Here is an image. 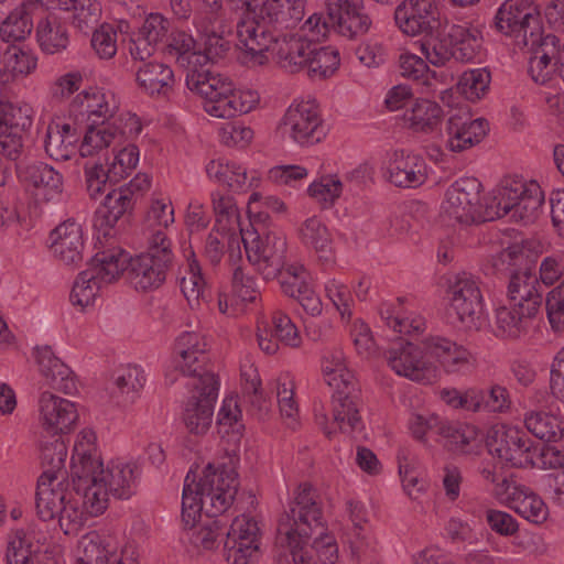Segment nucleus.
I'll return each mask as SVG.
<instances>
[{"label": "nucleus", "mask_w": 564, "mask_h": 564, "mask_svg": "<svg viewBox=\"0 0 564 564\" xmlns=\"http://www.w3.org/2000/svg\"><path fill=\"white\" fill-rule=\"evenodd\" d=\"M229 464L215 468L208 464L196 482L195 475L185 477L182 495V521L193 528L204 511L210 520L193 534V543L205 550L217 546V539L225 535L227 521L218 519L232 505L238 492L239 481L236 465L239 462L237 449H226Z\"/></svg>", "instance_id": "nucleus-1"}, {"label": "nucleus", "mask_w": 564, "mask_h": 564, "mask_svg": "<svg viewBox=\"0 0 564 564\" xmlns=\"http://www.w3.org/2000/svg\"><path fill=\"white\" fill-rule=\"evenodd\" d=\"M316 498L310 484L300 485L289 511L279 519L276 541L290 549L292 563L289 564H316V555L332 564L337 558L336 542L325 533L323 512Z\"/></svg>", "instance_id": "nucleus-2"}, {"label": "nucleus", "mask_w": 564, "mask_h": 564, "mask_svg": "<svg viewBox=\"0 0 564 564\" xmlns=\"http://www.w3.org/2000/svg\"><path fill=\"white\" fill-rule=\"evenodd\" d=\"M72 484L76 495L83 497L85 510L97 517L107 509L109 495L129 499L134 494V467L117 463L104 469L97 458L83 454L72 463Z\"/></svg>", "instance_id": "nucleus-3"}, {"label": "nucleus", "mask_w": 564, "mask_h": 564, "mask_svg": "<svg viewBox=\"0 0 564 564\" xmlns=\"http://www.w3.org/2000/svg\"><path fill=\"white\" fill-rule=\"evenodd\" d=\"M78 97L80 98L82 113H86L90 121L80 145L83 156L91 155L94 150L108 148L113 142L121 145L141 132L142 126L139 118L129 112L120 115L112 121H107L113 117L116 106H109L104 93L85 91Z\"/></svg>", "instance_id": "nucleus-4"}, {"label": "nucleus", "mask_w": 564, "mask_h": 564, "mask_svg": "<svg viewBox=\"0 0 564 564\" xmlns=\"http://www.w3.org/2000/svg\"><path fill=\"white\" fill-rule=\"evenodd\" d=\"M173 259L171 240L159 230L151 236L145 252L130 258L127 280L137 291L159 289L166 279Z\"/></svg>", "instance_id": "nucleus-5"}, {"label": "nucleus", "mask_w": 564, "mask_h": 564, "mask_svg": "<svg viewBox=\"0 0 564 564\" xmlns=\"http://www.w3.org/2000/svg\"><path fill=\"white\" fill-rule=\"evenodd\" d=\"M543 200V192L536 182H527L519 176L505 177L498 195L489 204V217L494 220L510 215L516 221L531 223Z\"/></svg>", "instance_id": "nucleus-6"}, {"label": "nucleus", "mask_w": 564, "mask_h": 564, "mask_svg": "<svg viewBox=\"0 0 564 564\" xmlns=\"http://www.w3.org/2000/svg\"><path fill=\"white\" fill-rule=\"evenodd\" d=\"M451 301L446 317L451 325L463 330H477L482 314V295L478 281L470 274H458L451 283Z\"/></svg>", "instance_id": "nucleus-7"}, {"label": "nucleus", "mask_w": 564, "mask_h": 564, "mask_svg": "<svg viewBox=\"0 0 564 564\" xmlns=\"http://www.w3.org/2000/svg\"><path fill=\"white\" fill-rule=\"evenodd\" d=\"M248 261L265 279H275L286 264V239L274 231L241 234Z\"/></svg>", "instance_id": "nucleus-8"}, {"label": "nucleus", "mask_w": 564, "mask_h": 564, "mask_svg": "<svg viewBox=\"0 0 564 564\" xmlns=\"http://www.w3.org/2000/svg\"><path fill=\"white\" fill-rule=\"evenodd\" d=\"M492 25L521 46L533 47L540 41L539 15L530 3L522 0H506L497 10Z\"/></svg>", "instance_id": "nucleus-9"}, {"label": "nucleus", "mask_w": 564, "mask_h": 564, "mask_svg": "<svg viewBox=\"0 0 564 564\" xmlns=\"http://www.w3.org/2000/svg\"><path fill=\"white\" fill-rule=\"evenodd\" d=\"M486 445L489 453L512 467L522 468L534 465L536 448L533 446V441L518 427L494 426L487 435Z\"/></svg>", "instance_id": "nucleus-10"}, {"label": "nucleus", "mask_w": 564, "mask_h": 564, "mask_svg": "<svg viewBox=\"0 0 564 564\" xmlns=\"http://www.w3.org/2000/svg\"><path fill=\"white\" fill-rule=\"evenodd\" d=\"M481 184L473 177L459 178L446 192L444 210L446 215L462 225L480 224L492 220L490 206L481 210Z\"/></svg>", "instance_id": "nucleus-11"}, {"label": "nucleus", "mask_w": 564, "mask_h": 564, "mask_svg": "<svg viewBox=\"0 0 564 564\" xmlns=\"http://www.w3.org/2000/svg\"><path fill=\"white\" fill-rule=\"evenodd\" d=\"M219 381L216 375L193 382V394L183 411V423L194 435H205L212 426L214 403L217 400Z\"/></svg>", "instance_id": "nucleus-12"}, {"label": "nucleus", "mask_w": 564, "mask_h": 564, "mask_svg": "<svg viewBox=\"0 0 564 564\" xmlns=\"http://www.w3.org/2000/svg\"><path fill=\"white\" fill-rule=\"evenodd\" d=\"M280 130L299 144H315L326 135L321 116L311 102L290 106Z\"/></svg>", "instance_id": "nucleus-13"}, {"label": "nucleus", "mask_w": 564, "mask_h": 564, "mask_svg": "<svg viewBox=\"0 0 564 564\" xmlns=\"http://www.w3.org/2000/svg\"><path fill=\"white\" fill-rule=\"evenodd\" d=\"M384 356L397 375L412 381L426 383L435 377V368L423 359L422 349L411 341L400 339L393 343Z\"/></svg>", "instance_id": "nucleus-14"}, {"label": "nucleus", "mask_w": 564, "mask_h": 564, "mask_svg": "<svg viewBox=\"0 0 564 564\" xmlns=\"http://www.w3.org/2000/svg\"><path fill=\"white\" fill-rule=\"evenodd\" d=\"M398 28L406 35L431 34L441 25L433 0H405L394 11Z\"/></svg>", "instance_id": "nucleus-15"}, {"label": "nucleus", "mask_w": 564, "mask_h": 564, "mask_svg": "<svg viewBox=\"0 0 564 564\" xmlns=\"http://www.w3.org/2000/svg\"><path fill=\"white\" fill-rule=\"evenodd\" d=\"M326 10L332 28L349 39L362 36L372 25L364 0H327Z\"/></svg>", "instance_id": "nucleus-16"}, {"label": "nucleus", "mask_w": 564, "mask_h": 564, "mask_svg": "<svg viewBox=\"0 0 564 564\" xmlns=\"http://www.w3.org/2000/svg\"><path fill=\"white\" fill-rule=\"evenodd\" d=\"M538 258V252L529 243H513L492 257L486 267V274L500 280L535 274Z\"/></svg>", "instance_id": "nucleus-17"}, {"label": "nucleus", "mask_w": 564, "mask_h": 564, "mask_svg": "<svg viewBox=\"0 0 564 564\" xmlns=\"http://www.w3.org/2000/svg\"><path fill=\"white\" fill-rule=\"evenodd\" d=\"M259 528L253 519L236 517L225 530V556L230 564H247L258 551Z\"/></svg>", "instance_id": "nucleus-18"}, {"label": "nucleus", "mask_w": 564, "mask_h": 564, "mask_svg": "<svg viewBox=\"0 0 564 564\" xmlns=\"http://www.w3.org/2000/svg\"><path fill=\"white\" fill-rule=\"evenodd\" d=\"M206 347L205 339L198 333L184 332L181 334L174 347V351L178 356L175 365L176 369L195 380L215 375L208 367Z\"/></svg>", "instance_id": "nucleus-19"}, {"label": "nucleus", "mask_w": 564, "mask_h": 564, "mask_svg": "<svg viewBox=\"0 0 564 564\" xmlns=\"http://www.w3.org/2000/svg\"><path fill=\"white\" fill-rule=\"evenodd\" d=\"M54 257L67 267L76 268L84 260L83 229L74 219L59 224L50 235Z\"/></svg>", "instance_id": "nucleus-20"}, {"label": "nucleus", "mask_w": 564, "mask_h": 564, "mask_svg": "<svg viewBox=\"0 0 564 564\" xmlns=\"http://www.w3.org/2000/svg\"><path fill=\"white\" fill-rule=\"evenodd\" d=\"M488 121L484 118L470 119L465 111L453 113L446 122L447 147L453 152H462L478 144L487 134Z\"/></svg>", "instance_id": "nucleus-21"}, {"label": "nucleus", "mask_w": 564, "mask_h": 564, "mask_svg": "<svg viewBox=\"0 0 564 564\" xmlns=\"http://www.w3.org/2000/svg\"><path fill=\"white\" fill-rule=\"evenodd\" d=\"M39 410L43 429L54 436L69 432L78 419L73 402L47 391L40 397Z\"/></svg>", "instance_id": "nucleus-22"}, {"label": "nucleus", "mask_w": 564, "mask_h": 564, "mask_svg": "<svg viewBox=\"0 0 564 564\" xmlns=\"http://www.w3.org/2000/svg\"><path fill=\"white\" fill-rule=\"evenodd\" d=\"M35 358L45 384L66 394L76 389L73 371L55 356L50 346L36 347Z\"/></svg>", "instance_id": "nucleus-23"}, {"label": "nucleus", "mask_w": 564, "mask_h": 564, "mask_svg": "<svg viewBox=\"0 0 564 564\" xmlns=\"http://www.w3.org/2000/svg\"><path fill=\"white\" fill-rule=\"evenodd\" d=\"M312 44L292 33L275 39L264 52H272L276 55L279 64L286 72L294 74L304 70L308 55H312Z\"/></svg>", "instance_id": "nucleus-24"}, {"label": "nucleus", "mask_w": 564, "mask_h": 564, "mask_svg": "<svg viewBox=\"0 0 564 564\" xmlns=\"http://www.w3.org/2000/svg\"><path fill=\"white\" fill-rule=\"evenodd\" d=\"M126 191L111 189L107 193L102 205L96 210L95 226L105 237L112 236L111 230L121 221H126L133 207V200Z\"/></svg>", "instance_id": "nucleus-25"}, {"label": "nucleus", "mask_w": 564, "mask_h": 564, "mask_svg": "<svg viewBox=\"0 0 564 564\" xmlns=\"http://www.w3.org/2000/svg\"><path fill=\"white\" fill-rule=\"evenodd\" d=\"M186 85L198 94L204 101L212 99L221 100L227 94H232L237 88L234 83L220 74H215L209 69L193 68L186 75Z\"/></svg>", "instance_id": "nucleus-26"}, {"label": "nucleus", "mask_w": 564, "mask_h": 564, "mask_svg": "<svg viewBox=\"0 0 564 564\" xmlns=\"http://www.w3.org/2000/svg\"><path fill=\"white\" fill-rule=\"evenodd\" d=\"M502 280L507 282L509 300L519 308L525 310L527 316H535L543 303L536 274Z\"/></svg>", "instance_id": "nucleus-27"}, {"label": "nucleus", "mask_w": 564, "mask_h": 564, "mask_svg": "<svg viewBox=\"0 0 564 564\" xmlns=\"http://www.w3.org/2000/svg\"><path fill=\"white\" fill-rule=\"evenodd\" d=\"M390 182L399 187H413L426 178L424 160L416 154L397 151L389 164Z\"/></svg>", "instance_id": "nucleus-28"}, {"label": "nucleus", "mask_w": 564, "mask_h": 564, "mask_svg": "<svg viewBox=\"0 0 564 564\" xmlns=\"http://www.w3.org/2000/svg\"><path fill=\"white\" fill-rule=\"evenodd\" d=\"M79 132L70 123L51 121L46 128L44 148L50 158L55 161H66L75 153Z\"/></svg>", "instance_id": "nucleus-29"}, {"label": "nucleus", "mask_w": 564, "mask_h": 564, "mask_svg": "<svg viewBox=\"0 0 564 564\" xmlns=\"http://www.w3.org/2000/svg\"><path fill=\"white\" fill-rule=\"evenodd\" d=\"M258 101L259 95L257 91L237 89L232 94H227L219 101L217 99L204 101V110L215 118L230 119L251 111Z\"/></svg>", "instance_id": "nucleus-30"}, {"label": "nucleus", "mask_w": 564, "mask_h": 564, "mask_svg": "<svg viewBox=\"0 0 564 564\" xmlns=\"http://www.w3.org/2000/svg\"><path fill=\"white\" fill-rule=\"evenodd\" d=\"M44 9L40 1H29L13 10L2 22L0 28L1 39L6 42L24 40L33 29V19Z\"/></svg>", "instance_id": "nucleus-31"}, {"label": "nucleus", "mask_w": 564, "mask_h": 564, "mask_svg": "<svg viewBox=\"0 0 564 564\" xmlns=\"http://www.w3.org/2000/svg\"><path fill=\"white\" fill-rule=\"evenodd\" d=\"M68 494L57 478L40 476L35 494V508L39 518L43 521L53 520Z\"/></svg>", "instance_id": "nucleus-32"}, {"label": "nucleus", "mask_w": 564, "mask_h": 564, "mask_svg": "<svg viewBox=\"0 0 564 564\" xmlns=\"http://www.w3.org/2000/svg\"><path fill=\"white\" fill-rule=\"evenodd\" d=\"M130 258L122 249L101 251L91 258L90 268L87 271L101 285L110 284L121 274L124 273L127 275Z\"/></svg>", "instance_id": "nucleus-33"}, {"label": "nucleus", "mask_w": 564, "mask_h": 564, "mask_svg": "<svg viewBox=\"0 0 564 564\" xmlns=\"http://www.w3.org/2000/svg\"><path fill=\"white\" fill-rule=\"evenodd\" d=\"M443 447L453 454H469L474 451L478 432L474 426L443 420L438 427Z\"/></svg>", "instance_id": "nucleus-34"}, {"label": "nucleus", "mask_w": 564, "mask_h": 564, "mask_svg": "<svg viewBox=\"0 0 564 564\" xmlns=\"http://www.w3.org/2000/svg\"><path fill=\"white\" fill-rule=\"evenodd\" d=\"M527 430L547 443H564V422L556 415L542 410H532L524 415Z\"/></svg>", "instance_id": "nucleus-35"}, {"label": "nucleus", "mask_w": 564, "mask_h": 564, "mask_svg": "<svg viewBox=\"0 0 564 564\" xmlns=\"http://www.w3.org/2000/svg\"><path fill=\"white\" fill-rule=\"evenodd\" d=\"M228 240L229 261L234 267L231 286L234 293L242 301L253 302L257 297V282L251 275L243 272L240 265H236L237 260H241L240 240L236 235H223Z\"/></svg>", "instance_id": "nucleus-36"}, {"label": "nucleus", "mask_w": 564, "mask_h": 564, "mask_svg": "<svg viewBox=\"0 0 564 564\" xmlns=\"http://www.w3.org/2000/svg\"><path fill=\"white\" fill-rule=\"evenodd\" d=\"M135 79L138 85L150 95H167L174 84V74L165 64L149 62L137 70Z\"/></svg>", "instance_id": "nucleus-37"}, {"label": "nucleus", "mask_w": 564, "mask_h": 564, "mask_svg": "<svg viewBox=\"0 0 564 564\" xmlns=\"http://www.w3.org/2000/svg\"><path fill=\"white\" fill-rule=\"evenodd\" d=\"M36 37L40 47L47 54L64 51L69 42L66 26L54 14L39 22Z\"/></svg>", "instance_id": "nucleus-38"}, {"label": "nucleus", "mask_w": 564, "mask_h": 564, "mask_svg": "<svg viewBox=\"0 0 564 564\" xmlns=\"http://www.w3.org/2000/svg\"><path fill=\"white\" fill-rule=\"evenodd\" d=\"M534 316H527L525 310L514 304L512 307L501 306L496 310L495 334L501 338H519L527 332L529 322Z\"/></svg>", "instance_id": "nucleus-39"}, {"label": "nucleus", "mask_w": 564, "mask_h": 564, "mask_svg": "<svg viewBox=\"0 0 564 564\" xmlns=\"http://www.w3.org/2000/svg\"><path fill=\"white\" fill-rule=\"evenodd\" d=\"M558 39L553 34H547L540 39L536 55L530 59L529 72L535 83L545 84L550 80V75L556 66L551 65L552 59L556 61Z\"/></svg>", "instance_id": "nucleus-40"}, {"label": "nucleus", "mask_w": 564, "mask_h": 564, "mask_svg": "<svg viewBox=\"0 0 564 564\" xmlns=\"http://www.w3.org/2000/svg\"><path fill=\"white\" fill-rule=\"evenodd\" d=\"M355 398L349 391L333 394V419L343 432L352 433L362 429Z\"/></svg>", "instance_id": "nucleus-41"}, {"label": "nucleus", "mask_w": 564, "mask_h": 564, "mask_svg": "<svg viewBox=\"0 0 564 564\" xmlns=\"http://www.w3.org/2000/svg\"><path fill=\"white\" fill-rule=\"evenodd\" d=\"M511 495L509 508L523 519L532 523H542L546 520L549 511L544 501L529 488L523 487L521 491H516Z\"/></svg>", "instance_id": "nucleus-42"}, {"label": "nucleus", "mask_w": 564, "mask_h": 564, "mask_svg": "<svg viewBox=\"0 0 564 564\" xmlns=\"http://www.w3.org/2000/svg\"><path fill=\"white\" fill-rule=\"evenodd\" d=\"M442 108L429 99L416 100L410 110L405 112V119L411 128L421 132H433L442 118Z\"/></svg>", "instance_id": "nucleus-43"}, {"label": "nucleus", "mask_w": 564, "mask_h": 564, "mask_svg": "<svg viewBox=\"0 0 564 564\" xmlns=\"http://www.w3.org/2000/svg\"><path fill=\"white\" fill-rule=\"evenodd\" d=\"M302 242L312 247L318 258L329 261L332 257V239L326 226L316 217L305 220L300 230Z\"/></svg>", "instance_id": "nucleus-44"}, {"label": "nucleus", "mask_w": 564, "mask_h": 564, "mask_svg": "<svg viewBox=\"0 0 564 564\" xmlns=\"http://www.w3.org/2000/svg\"><path fill=\"white\" fill-rule=\"evenodd\" d=\"M451 59L469 62L476 56L480 43L475 34L463 25L453 24L448 28Z\"/></svg>", "instance_id": "nucleus-45"}, {"label": "nucleus", "mask_w": 564, "mask_h": 564, "mask_svg": "<svg viewBox=\"0 0 564 564\" xmlns=\"http://www.w3.org/2000/svg\"><path fill=\"white\" fill-rule=\"evenodd\" d=\"M181 290L192 308L207 304L210 296L209 290L202 275L200 265L196 260L189 262L188 275L182 278Z\"/></svg>", "instance_id": "nucleus-46"}, {"label": "nucleus", "mask_w": 564, "mask_h": 564, "mask_svg": "<svg viewBox=\"0 0 564 564\" xmlns=\"http://www.w3.org/2000/svg\"><path fill=\"white\" fill-rule=\"evenodd\" d=\"M307 63L304 67L308 77L312 79H325L332 76L339 66V54L329 47L311 50Z\"/></svg>", "instance_id": "nucleus-47"}, {"label": "nucleus", "mask_w": 564, "mask_h": 564, "mask_svg": "<svg viewBox=\"0 0 564 564\" xmlns=\"http://www.w3.org/2000/svg\"><path fill=\"white\" fill-rule=\"evenodd\" d=\"M24 177L34 187H43L52 196L62 193V175L45 163L37 162L28 165L24 169Z\"/></svg>", "instance_id": "nucleus-48"}, {"label": "nucleus", "mask_w": 564, "mask_h": 564, "mask_svg": "<svg viewBox=\"0 0 564 564\" xmlns=\"http://www.w3.org/2000/svg\"><path fill=\"white\" fill-rule=\"evenodd\" d=\"M67 457V447L62 437H55L52 441H45L41 444V464L45 468L41 476L47 478H58L57 474L65 466Z\"/></svg>", "instance_id": "nucleus-49"}, {"label": "nucleus", "mask_w": 564, "mask_h": 564, "mask_svg": "<svg viewBox=\"0 0 564 564\" xmlns=\"http://www.w3.org/2000/svg\"><path fill=\"white\" fill-rule=\"evenodd\" d=\"M475 392L478 401L474 404V412L505 413L511 406L509 391L500 384H492L487 390L475 388Z\"/></svg>", "instance_id": "nucleus-50"}, {"label": "nucleus", "mask_w": 564, "mask_h": 564, "mask_svg": "<svg viewBox=\"0 0 564 564\" xmlns=\"http://www.w3.org/2000/svg\"><path fill=\"white\" fill-rule=\"evenodd\" d=\"M448 37V29L443 32L437 30L424 35V39L421 41V52L431 64L443 66L451 59Z\"/></svg>", "instance_id": "nucleus-51"}, {"label": "nucleus", "mask_w": 564, "mask_h": 564, "mask_svg": "<svg viewBox=\"0 0 564 564\" xmlns=\"http://www.w3.org/2000/svg\"><path fill=\"white\" fill-rule=\"evenodd\" d=\"M491 77L486 68L470 69L459 78L458 90L470 101L479 100L488 90Z\"/></svg>", "instance_id": "nucleus-52"}, {"label": "nucleus", "mask_w": 564, "mask_h": 564, "mask_svg": "<svg viewBox=\"0 0 564 564\" xmlns=\"http://www.w3.org/2000/svg\"><path fill=\"white\" fill-rule=\"evenodd\" d=\"M276 278L280 279L284 294L295 300L302 294V291L310 288L307 273L301 264H285Z\"/></svg>", "instance_id": "nucleus-53"}, {"label": "nucleus", "mask_w": 564, "mask_h": 564, "mask_svg": "<svg viewBox=\"0 0 564 564\" xmlns=\"http://www.w3.org/2000/svg\"><path fill=\"white\" fill-rule=\"evenodd\" d=\"M100 288L101 284L95 281L94 275L89 271H82L69 295L72 304L80 306L82 308L90 305L95 301Z\"/></svg>", "instance_id": "nucleus-54"}, {"label": "nucleus", "mask_w": 564, "mask_h": 564, "mask_svg": "<svg viewBox=\"0 0 564 564\" xmlns=\"http://www.w3.org/2000/svg\"><path fill=\"white\" fill-rule=\"evenodd\" d=\"M117 31L112 24L102 23L93 32L90 44L101 59H111L117 53Z\"/></svg>", "instance_id": "nucleus-55"}, {"label": "nucleus", "mask_w": 564, "mask_h": 564, "mask_svg": "<svg viewBox=\"0 0 564 564\" xmlns=\"http://www.w3.org/2000/svg\"><path fill=\"white\" fill-rule=\"evenodd\" d=\"M79 545L82 555L77 564H109V550L98 534H87Z\"/></svg>", "instance_id": "nucleus-56"}, {"label": "nucleus", "mask_w": 564, "mask_h": 564, "mask_svg": "<svg viewBox=\"0 0 564 564\" xmlns=\"http://www.w3.org/2000/svg\"><path fill=\"white\" fill-rule=\"evenodd\" d=\"M29 129L0 127V151L6 158L12 161L20 158Z\"/></svg>", "instance_id": "nucleus-57"}, {"label": "nucleus", "mask_w": 564, "mask_h": 564, "mask_svg": "<svg viewBox=\"0 0 564 564\" xmlns=\"http://www.w3.org/2000/svg\"><path fill=\"white\" fill-rule=\"evenodd\" d=\"M240 419L241 410L239 409L237 398H226L219 410L217 423L220 426H228L231 429L232 438L237 442L240 441L245 430V425L240 422Z\"/></svg>", "instance_id": "nucleus-58"}, {"label": "nucleus", "mask_w": 564, "mask_h": 564, "mask_svg": "<svg viewBox=\"0 0 564 564\" xmlns=\"http://www.w3.org/2000/svg\"><path fill=\"white\" fill-rule=\"evenodd\" d=\"M32 126L29 107L17 106L10 101L0 100V127L30 128Z\"/></svg>", "instance_id": "nucleus-59"}, {"label": "nucleus", "mask_w": 564, "mask_h": 564, "mask_svg": "<svg viewBox=\"0 0 564 564\" xmlns=\"http://www.w3.org/2000/svg\"><path fill=\"white\" fill-rule=\"evenodd\" d=\"M336 367L323 366L326 383L334 389L333 394H339L340 391H349V394L356 391L354 375L349 371L340 358L337 360Z\"/></svg>", "instance_id": "nucleus-60"}, {"label": "nucleus", "mask_w": 564, "mask_h": 564, "mask_svg": "<svg viewBox=\"0 0 564 564\" xmlns=\"http://www.w3.org/2000/svg\"><path fill=\"white\" fill-rule=\"evenodd\" d=\"M545 308L552 329L564 330V281L547 293Z\"/></svg>", "instance_id": "nucleus-61"}, {"label": "nucleus", "mask_w": 564, "mask_h": 564, "mask_svg": "<svg viewBox=\"0 0 564 564\" xmlns=\"http://www.w3.org/2000/svg\"><path fill=\"white\" fill-rule=\"evenodd\" d=\"M82 507H84L82 505ZM89 514L85 508L79 509L78 502L66 498L62 505L61 512H57L61 529L65 534L77 531L84 523V513Z\"/></svg>", "instance_id": "nucleus-62"}, {"label": "nucleus", "mask_w": 564, "mask_h": 564, "mask_svg": "<svg viewBox=\"0 0 564 564\" xmlns=\"http://www.w3.org/2000/svg\"><path fill=\"white\" fill-rule=\"evenodd\" d=\"M272 335L279 341L291 347H297L300 345L297 328L286 314L280 311L274 312L272 316Z\"/></svg>", "instance_id": "nucleus-63"}, {"label": "nucleus", "mask_w": 564, "mask_h": 564, "mask_svg": "<svg viewBox=\"0 0 564 564\" xmlns=\"http://www.w3.org/2000/svg\"><path fill=\"white\" fill-rule=\"evenodd\" d=\"M100 4L91 0H82L80 6L73 13V24L78 30L86 32L95 28L100 19Z\"/></svg>", "instance_id": "nucleus-64"}]
</instances>
